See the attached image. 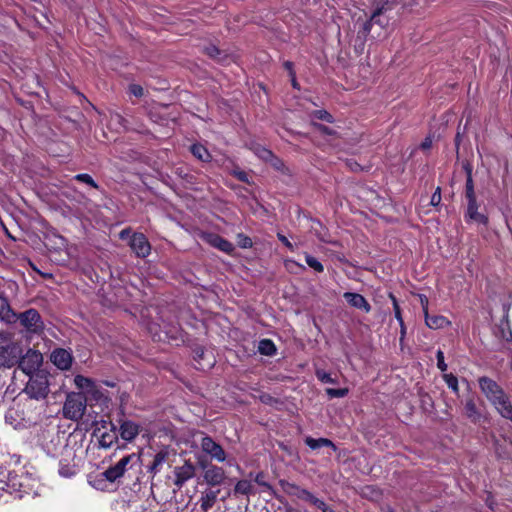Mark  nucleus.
Wrapping results in <instances>:
<instances>
[{"mask_svg": "<svg viewBox=\"0 0 512 512\" xmlns=\"http://www.w3.org/2000/svg\"><path fill=\"white\" fill-rule=\"evenodd\" d=\"M479 386L499 414L512 422V404L502 388L491 378H479Z\"/></svg>", "mask_w": 512, "mask_h": 512, "instance_id": "f257e3e1", "label": "nucleus"}, {"mask_svg": "<svg viewBox=\"0 0 512 512\" xmlns=\"http://www.w3.org/2000/svg\"><path fill=\"white\" fill-rule=\"evenodd\" d=\"M22 353L19 344L6 332H0V364L11 368L18 363Z\"/></svg>", "mask_w": 512, "mask_h": 512, "instance_id": "f03ea898", "label": "nucleus"}, {"mask_svg": "<svg viewBox=\"0 0 512 512\" xmlns=\"http://www.w3.org/2000/svg\"><path fill=\"white\" fill-rule=\"evenodd\" d=\"M86 409V398L82 394L72 393L66 398L63 406L64 417L73 421L82 418Z\"/></svg>", "mask_w": 512, "mask_h": 512, "instance_id": "7ed1b4c3", "label": "nucleus"}, {"mask_svg": "<svg viewBox=\"0 0 512 512\" xmlns=\"http://www.w3.org/2000/svg\"><path fill=\"white\" fill-rule=\"evenodd\" d=\"M24 391L32 399H44L49 393L47 376L42 373L31 375Z\"/></svg>", "mask_w": 512, "mask_h": 512, "instance_id": "20e7f679", "label": "nucleus"}, {"mask_svg": "<svg viewBox=\"0 0 512 512\" xmlns=\"http://www.w3.org/2000/svg\"><path fill=\"white\" fill-rule=\"evenodd\" d=\"M163 329L161 333L156 332V328L160 327L158 322H151V326H149L150 332L154 333L153 337L157 338L158 341H175L176 345H179V342H184V334L182 331L177 329L175 322H162Z\"/></svg>", "mask_w": 512, "mask_h": 512, "instance_id": "39448f33", "label": "nucleus"}, {"mask_svg": "<svg viewBox=\"0 0 512 512\" xmlns=\"http://www.w3.org/2000/svg\"><path fill=\"white\" fill-rule=\"evenodd\" d=\"M138 462V457L136 454L126 455L121 458L115 465L106 469L102 475L109 482H115L119 478H121L124 473L132 468L134 464Z\"/></svg>", "mask_w": 512, "mask_h": 512, "instance_id": "423d86ee", "label": "nucleus"}, {"mask_svg": "<svg viewBox=\"0 0 512 512\" xmlns=\"http://www.w3.org/2000/svg\"><path fill=\"white\" fill-rule=\"evenodd\" d=\"M200 446L202 451L209 455L211 459L216 460L217 462L227 461L228 465H233V460H227V456L224 449L221 447V445L216 443L210 436H204L201 439Z\"/></svg>", "mask_w": 512, "mask_h": 512, "instance_id": "0eeeda50", "label": "nucleus"}, {"mask_svg": "<svg viewBox=\"0 0 512 512\" xmlns=\"http://www.w3.org/2000/svg\"><path fill=\"white\" fill-rule=\"evenodd\" d=\"M43 356L36 350L29 349L24 356L19 358V367L27 374H34L42 365Z\"/></svg>", "mask_w": 512, "mask_h": 512, "instance_id": "6e6552de", "label": "nucleus"}, {"mask_svg": "<svg viewBox=\"0 0 512 512\" xmlns=\"http://www.w3.org/2000/svg\"><path fill=\"white\" fill-rule=\"evenodd\" d=\"M60 446L63 458L59 462L58 472L60 476L69 478L76 474V466L73 463L75 453L71 448L67 447V445Z\"/></svg>", "mask_w": 512, "mask_h": 512, "instance_id": "1a4fd4ad", "label": "nucleus"}, {"mask_svg": "<svg viewBox=\"0 0 512 512\" xmlns=\"http://www.w3.org/2000/svg\"><path fill=\"white\" fill-rule=\"evenodd\" d=\"M129 246L133 252L141 258L147 257L151 252V245L142 233H134L130 237Z\"/></svg>", "mask_w": 512, "mask_h": 512, "instance_id": "9d476101", "label": "nucleus"}, {"mask_svg": "<svg viewBox=\"0 0 512 512\" xmlns=\"http://www.w3.org/2000/svg\"><path fill=\"white\" fill-rule=\"evenodd\" d=\"M202 467L205 469L203 478L208 485L219 486L224 482L226 475L223 468L216 465H202Z\"/></svg>", "mask_w": 512, "mask_h": 512, "instance_id": "9b49d317", "label": "nucleus"}, {"mask_svg": "<svg viewBox=\"0 0 512 512\" xmlns=\"http://www.w3.org/2000/svg\"><path fill=\"white\" fill-rule=\"evenodd\" d=\"M5 422L16 430H21L28 426L24 411L16 407H11L7 410L5 413Z\"/></svg>", "mask_w": 512, "mask_h": 512, "instance_id": "f8f14e48", "label": "nucleus"}, {"mask_svg": "<svg viewBox=\"0 0 512 512\" xmlns=\"http://www.w3.org/2000/svg\"><path fill=\"white\" fill-rule=\"evenodd\" d=\"M74 382L79 389L86 394L92 395L95 399H99L102 396L97 384L92 379L82 375H77L74 378Z\"/></svg>", "mask_w": 512, "mask_h": 512, "instance_id": "ddd939ff", "label": "nucleus"}, {"mask_svg": "<svg viewBox=\"0 0 512 512\" xmlns=\"http://www.w3.org/2000/svg\"><path fill=\"white\" fill-rule=\"evenodd\" d=\"M52 363L61 370H68L72 364V355L65 349L58 348L51 353Z\"/></svg>", "mask_w": 512, "mask_h": 512, "instance_id": "4468645a", "label": "nucleus"}, {"mask_svg": "<svg viewBox=\"0 0 512 512\" xmlns=\"http://www.w3.org/2000/svg\"><path fill=\"white\" fill-rule=\"evenodd\" d=\"M140 432V426L131 420H121L119 434L125 441H133Z\"/></svg>", "mask_w": 512, "mask_h": 512, "instance_id": "2eb2a0df", "label": "nucleus"}, {"mask_svg": "<svg viewBox=\"0 0 512 512\" xmlns=\"http://www.w3.org/2000/svg\"><path fill=\"white\" fill-rule=\"evenodd\" d=\"M343 297H344L345 301L353 308L362 310L366 313H368L371 309L369 303L361 294L353 293V292H345L343 294Z\"/></svg>", "mask_w": 512, "mask_h": 512, "instance_id": "dca6fc26", "label": "nucleus"}, {"mask_svg": "<svg viewBox=\"0 0 512 512\" xmlns=\"http://www.w3.org/2000/svg\"><path fill=\"white\" fill-rule=\"evenodd\" d=\"M194 475L195 467L191 463L186 462L175 469V484L181 487L185 482L193 478Z\"/></svg>", "mask_w": 512, "mask_h": 512, "instance_id": "f3484780", "label": "nucleus"}, {"mask_svg": "<svg viewBox=\"0 0 512 512\" xmlns=\"http://www.w3.org/2000/svg\"><path fill=\"white\" fill-rule=\"evenodd\" d=\"M206 241L213 247L230 254L234 250V246L231 242L227 241L226 239L222 238L219 235L216 234H207L205 236Z\"/></svg>", "mask_w": 512, "mask_h": 512, "instance_id": "a211bd4d", "label": "nucleus"}, {"mask_svg": "<svg viewBox=\"0 0 512 512\" xmlns=\"http://www.w3.org/2000/svg\"><path fill=\"white\" fill-rule=\"evenodd\" d=\"M466 217L469 220H473L478 223L485 224L487 222V218L483 214L478 212V205L476 199L468 201Z\"/></svg>", "mask_w": 512, "mask_h": 512, "instance_id": "6ab92c4d", "label": "nucleus"}, {"mask_svg": "<svg viewBox=\"0 0 512 512\" xmlns=\"http://www.w3.org/2000/svg\"><path fill=\"white\" fill-rule=\"evenodd\" d=\"M305 443L306 445L315 450V449H319V448H322V447H330L332 448L334 451L336 450V446L335 444L327 439V438H318V439H315V438H312V437H307L305 439Z\"/></svg>", "mask_w": 512, "mask_h": 512, "instance_id": "aec40b11", "label": "nucleus"}, {"mask_svg": "<svg viewBox=\"0 0 512 512\" xmlns=\"http://www.w3.org/2000/svg\"><path fill=\"white\" fill-rule=\"evenodd\" d=\"M217 491H206L202 493L200 498V507L203 511H207L213 507L217 499Z\"/></svg>", "mask_w": 512, "mask_h": 512, "instance_id": "412c9836", "label": "nucleus"}, {"mask_svg": "<svg viewBox=\"0 0 512 512\" xmlns=\"http://www.w3.org/2000/svg\"><path fill=\"white\" fill-rule=\"evenodd\" d=\"M235 494L250 495L255 493L253 484L250 480L243 479L236 483L234 487Z\"/></svg>", "mask_w": 512, "mask_h": 512, "instance_id": "4be33fe9", "label": "nucleus"}, {"mask_svg": "<svg viewBox=\"0 0 512 512\" xmlns=\"http://www.w3.org/2000/svg\"><path fill=\"white\" fill-rule=\"evenodd\" d=\"M258 351L262 355L272 356L276 353V347L272 340L262 339L258 344Z\"/></svg>", "mask_w": 512, "mask_h": 512, "instance_id": "5701e85b", "label": "nucleus"}, {"mask_svg": "<svg viewBox=\"0 0 512 512\" xmlns=\"http://www.w3.org/2000/svg\"><path fill=\"white\" fill-rule=\"evenodd\" d=\"M191 152H192V154L197 159H199V160H201L203 162H207L211 158L210 153L208 152V150L204 146H202L200 144L192 145Z\"/></svg>", "mask_w": 512, "mask_h": 512, "instance_id": "b1692460", "label": "nucleus"}, {"mask_svg": "<svg viewBox=\"0 0 512 512\" xmlns=\"http://www.w3.org/2000/svg\"><path fill=\"white\" fill-rule=\"evenodd\" d=\"M251 149L254 152V154L256 156H258L260 159H262L264 161H272L273 153L270 150H268L267 148H265L259 144H255L251 147Z\"/></svg>", "mask_w": 512, "mask_h": 512, "instance_id": "393cba45", "label": "nucleus"}, {"mask_svg": "<svg viewBox=\"0 0 512 512\" xmlns=\"http://www.w3.org/2000/svg\"><path fill=\"white\" fill-rule=\"evenodd\" d=\"M465 410H466V415L468 416V418H470L473 422H477L480 417H481V414L480 412L478 411L477 407H476V404L474 403L473 400H468L465 404Z\"/></svg>", "mask_w": 512, "mask_h": 512, "instance_id": "a878e982", "label": "nucleus"}, {"mask_svg": "<svg viewBox=\"0 0 512 512\" xmlns=\"http://www.w3.org/2000/svg\"><path fill=\"white\" fill-rule=\"evenodd\" d=\"M113 433H104L99 440V443L104 448H109L112 446L114 442L117 440V435L115 434L116 427L112 426Z\"/></svg>", "mask_w": 512, "mask_h": 512, "instance_id": "bb28decb", "label": "nucleus"}, {"mask_svg": "<svg viewBox=\"0 0 512 512\" xmlns=\"http://www.w3.org/2000/svg\"><path fill=\"white\" fill-rule=\"evenodd\" d=\"M166 460V453L164 452H158L155 456H154V459L152 461V464L150 466V471L154 474H156L159 470H160V467L163 465V463L165 462Z\"/></svg>", "mask_w": 512, "mask_h": 512, "instance_id": "cd10ccee", "label": "nucleus"}, {"mask_svg": "<svg viewBox=\"0 0 512 512\" xmlns=\"http://www.w3.org/2000/svg\"><path fill=\"white\" fill-rule=\"evenodd\" d=\"M305 260L307 265L316 272L321 273L324 271V266L320 263V261H318V259L311 256L310 254L305 253Z\"/></svg>", "mask_w": 512, "mask_h": 512, "instance_id": "c85d7f7f", "label": "nucleus"}, {"mask_svg": "<svg viewBox=\"0 0 512 512\" xmlns=\"http://www.w3.org/2000/svg\"><path fill=\"white\" fill-rule=\"evenodd\" d=\"M11 313L7 300L0 297V320H9Z\"/></svg>", "mask_w": 512, "mask_h": 512, "instance_id": "c756f323", "label": "nucleus"}, {"mask_svg": "<svg viewBox=\"0 0 512 512\" xmlns=\"http://www.w3.org/2000/svg\"><path fill=\"white\" fill-rule=\"evenodd\" d=\"M325 392L330 398H343L348 394L349 390L347 388H327Z\"/></svg>", "mask_w": 512, "mask_h": 512, "instance_id": "7c9ffc66", "label": "nucleus"}, {"mask_svg": "<svg viewBox=\"0 0 512 512\" xmlns=\"http://www.w3.org/2000/svg\"><path fill=\"white\" fill-rule=\"evenodd\" d=\"M74 179L78 182L85 183L95 189L98 188L97 183L93 180V178L89 174H86V173L77 174L74 177Z\"/></svg>", "mask_w": 512, "mask_h": 512, "instance_id": "2f4dec72", "label": "nucleus"}, {"mask_svg": "<svg viewBox=\"0 0 512 512\" xmlns=\"http://www.w3.org/2000/svg\"><path fill=\"white\" fill-rule=\"evenodd\" d=\"M41 316L35 309H29L21 313L17 320H40Z\"/></svg>", "mask_w": 512, "mask_h": 512, "instance_id": "473e14b6", "label": "nucleus"}, {"mask_svg": "<svg viewBox=\"0 0 512 512\" xmlns=\"http://www.w3.org/2000/svg\"><path fill=\"white\" fill-rule=\"evenodd\" d=\"M297 498L307 501V502L311 503L312 505H314L315 501H317V499H318L311 492H309L308 490L303 489V488H302V490L298 491Z\"/></svg>", "mask_w": 512, "mask_h": 512, "instance_id": "72a5a7b5", "label": "nucleus"}, {"mask_svg": "<svg viewBox=\"0 0 512 512\" xmlns=\"http://www.w3.org/2000/svg\"><path fill=\"white\" fill-rule=\"evenodd\" d=\"M447 386L452 389L455 393L458 392V379L453 374H445L443 376Z\"/></svg>", "mask_w": 512, "mask_h": 512, "instance_id": "f704fd0d", "label": "nucleus"}, {"mask_svg": "<svg viewBox=\"0 0 512 512\" xmlns=\"http://www.w3.org/2000/svg\"><path fill=\"white\" fill-rule=\"evenodd\" d=\"M385 294H386L387 300L390 301L391 304L393 305L394 312H395V318L397 320H402L400 307H399V305L397 303L396 298L391 293L385 292Z\"/></svg>", "mask_w": 512, "mask_h": 512, "instance_id": "c9c22d12", "label": "nucleus"}, {"mask_svg": "<svg viewBox=\"0 0 512 512\" xmlns=\"http://www.w3.org/2000/svg\"><path fill=\"white\" fill-rule=\"evenodd\" d=\"M499 329L502 332V338L503 339H505L507 341L512 340V332L510 330L509 322L508 321L501 322V324L499 326Z\"/></svg>", "mask_w": 512, "mask_h": 512, "instance_id": "e433bc0d", "label": "nucleus"}, {"mask_svg": "<svg viewBox=\"0 0 512 512\" xmlns=\"http://www.w3.org/2000/svg\"><path fill=\"white\" fill-rule=\"evenodd\" d=\"M316 376L323 383H331V384L336 383V380L334 378H332L329 373H327L323 370H317Z\"/></svg>", "mask_w": 512, "mask_h": 512, "instance_id": "4c0bfd02", "label": "nucleus"}, {"mask_svg": "<svg viewBox=\"0 0 512 512\" xmlns=\"http://www.w3.org/2000/svg\"><path fill=\"white\" fill-rule=\"evenodd\" d=\"M466 197L468 201H471L472 199H476L475 193H474V185L473 180L471 178V175L468 176L466 181Z\"/></svg>", "mask_w": 512, "mask_h": 512, "instance_id": "58836bf2", "label": "nucleus"}, {"mask_svg": "<svg viewBox=\"0 0 512 512\" xmlns=\"http://www.w3.org/2000/svg\"><path fill=\"white\" fill-rule=\"evenodd\" d=\"M238 244L241 248H251L253 243L250 237L240 233L237 235Z\"/></svg>", "mask_w": 512, "mask_h": 512, "instance_id": "ea45409f", "label": "nucleus"}, {"mask_svg": "<svg viewBox=\"0 0 512 512\" xmlns=\"http://www.w3.org/2000/svg\"><path fill=\"white\" fill-rule=\"evenodd\" d=\"M313 116L320 120H324L327 122H333L332 115L330 113H328L326 110H316L313 112Z\"/></svg>", "mask_w": 512, "mask_h": 512, "instance_id": "a19ab883", "label": "nucleus"}, {"mask_svg": "<svg viewBox=\"0 0 512 512\" xmlns=\"http://www.w3.org/2000/svg\"><path fill=\"white\" fill-rule=\"evenodd\" d=\"M255 482L261 486L263 489L265 490H271V485L265 481L264 479V474L263 473H258L256 476H255Z\"/></svg>", "mask_w": 512, "mask_h": 512, "instance_id": "79ce46f5", "label": "nucleus"}, {"mask_svg": "<svg viewBox=\"0 0 512 512\" xmlns=\"http://www.w3.org/2000/svg\"><path fill=\"white\" fill-rule=\"evenodd\" d=\"M437 367L442 371L447 370V364L444 361V353L441 350L437 351Z\"/></svg>", "mask_w": 512, "mask_h": 512, "instance_id": "37998d69", "label": "nucleus"}, {"mask_svg": "<svg viewBox=\"0 0 512 512\" xmlns=\"http://www.w3.org/2000/svg\"><path fill=\"white\" fill-rule=\"evenodd\" d=\"M284 265H285L286 269L289 271H293L295 267H297L301 270L305 269V267L302 264H300L292 259H286L284 261Z\"/></svg>", "mask_w": 512, "mask_h": 512, "instance_id": "c03bdc74", "label": "nucleus"}, {"mask_svg": "<svg viewBox=\"0 0 512 512\" xmlns=\"http://www.w3.org/2000/svg\"><path fill=\"white\" fill-rule=\"evenodd\" d=\"M129 92H130V94L134 95L135 97H141V96H143L144 90L138 84H131L129 86Z\"/></svg>", "mask_w": 512, "mask_h": 512, "instance_id": "a18cd8bd", "label": "nucleus"}, {"mask_svg": "<svg viewBox=\"0 0 512 512\" xmlns=\"http://www.w3.org/2000/svg\"><path fill=\"white\" fill-rule=\"evenodd\" d=\"M441 202V190L438 187L436 191L432 194L430 203L433 206H438Z\"/></svg>", "mask_w": 512, "mask_h": 512, "instance_id": "49530a36", "label": "nucleus"}, {"mask_svg": "<svg viewBox=\"0 0 512 512\" xmlns=\"http://www.w3.org/2000/svg\"><path fill=\"white\" fill-rule=\"evenodd\" d=\"M314 506L320 509L322 512H334L332 508H330L324 501L320 500L319 498L317 501H315Z\"/></svg>", "mask_w": 512, "mask_h": 512, "instance_id": "de8ad7c7", "label": "nucleus"}, {"mask_svg": "<svg viewBox=\"0 0 512 512\" xmlns=\"http://www.w3.org/2000/svg\"><path fill=\"white\" fill-rule=\"evenodd\" d=\"M313 126L317 129V131H319L321 134H326V135H332L334 134V131H332L329 127L323 125V124H318V123H314Z\"/></svg>", "mask_w": 512, "mask_h": 512, "instance_id": "09e8293b", "label": "nucleus"}, {"mask_svg": "<svg viewBox=\"0 0 512 512\" xmlns=\"http://www.w3.org/2000/svg\"><path fill=\"white\" fill-rule=\"evenodd\" d=\"M205 358V351L201 347H197L194 349V360L197 362H200V360H203ZM202 365L201 363H199Z\"/></svg>", "mask_w": 512, "mask_h": 512, "instance_id": "8fccbe9b", "label": "nucleus"}, {"mask_svg": "<svg viewBox=\"0 0 512 512\" xmlns=\"http://www.w3.org/2000/svg\"><path fill=\"white\" fill-rule=\"evenodd\" d=\"M278 239L291 251L295 250L294 245L288 240L286 236L281 233L277 234Z\"/></svg>", "mask_w": 512, "mask_h": 512, "instance_id": "3c124183", "label": "nucleus"}, {"mask_svg": "<svg viewBox=\"0 0 512 512\" xmlns=\"http://www.w3.org/2000/svg\"><path fill=\"white\" fill-rule=\"evenodd\" d=\"M299 490H302V488H300L299 486H297L295 484H290V483L287 484L286 492L289 493L290 495L297 497Z\"/></svg>", "mask_w": 512, "mask_h": 512, "instance_id": "603ef678", "label": "nucleus"}, {"mask_svg": "<svg viewBox=\"0 0 512 512\" xmlns=\"http://www.w3.org/2000/svg\"><path fill=\"white\" fill-rule=\"evenodd\" d=\"M233 173L237 177V179H239L240 181L249 182L248 174L246 172L241 171V170H235Z\"/></svg>", "mask_w": 512, "mask_h": 512, "instance_id": "864d4df0", "label": "nucleus"}, {"mask_svg": "<svg viewBox=\"0 0 512 512\" xmlns=\"http://www.w3.org/2000/svg\"><path fill=\"white\" fill-rule=\"evenodd\" d=\"M419 299H420V302H421V305L423 307V310H424V313H425V320H428V315H427V308H426V305L428 303V300L426 297L420 295L419 296Z\"/></svg>", "mask_w": 512, "mask_h": 512, "instance_id": "5fc2aeb1", "label": "nucleus"}, {"mask_svg": "<svg viewBox=\"0 0 512 512\" xmlns=\"http://www.w3.org/2000/svg\"><path fill=\"white\" fill-rule=\"evenodd\" d=\"M371 27H372V23H371V20H368V21H365L363 24H362V31L363 33L366 35L370 32L371 30Z\"/></svg>", "mask_w": 512, "mask_h": 512, "instance_id": "6e6d98bb", "label": "nucleus"}, {"mask_svg": "<svg viewBox=\"0 0 512 512\" xmlns=\"http://www.w3.org/2000/svg\"><path fill=\"white\" fill-rule=\"evenodd\" d=\"M432 146V139L430 137H427L421 144L422 149L426 150L431 148Z\"/></svg>", "mask_w": 512, "mask_h": 512, "instance_id": "4d7b16f0", "label": "nucleus"}, {"mask_svg": "<svg viewBox=\"0 0 512 512\" xmlns=\"http://www.w3.org/2000/svg\"><path fill=\"white\" fill-rule=\"evenodd\" d=\"M269 162L277 169H280L282 167V162L274 155L272 161Z\"/></svg>", "mask_w": 512, "mask_h": 512, "instance_id": "13d9d810", "label": "nucleus"}, {"mask_svg": "<svg viewBox=\"0 0 512 512\" xmlns=\"http://www.w3.org/2000/svg\"><path fill=\"white\" fill-rule=\"evenodd\" d=\"M130 235V230L129 229H124L122 230L120 233H119V237L120 239L124 240L126 238H128Z\"/></svg>", "mask_w": 512, "mask_h": 512, "instance_id": "bf43d9fd", "label": "nucleus"}, {"mask_svg": "<svg viewBox=\"0 0 512 512\" xmlns=\"http://www.w3.org/2000/svg\"><path fill=\"white\" fill-rule=\"evenodd\" d=\"M427 326L431 329H439L442 326L439 325V322L433 321V322H426Z\"/></svg>", "mask_w": 512, "mask_h": 512, "instance_id": "052dcab7", "label": "nucleus"}, {"mask_svg": "<svg viewBox=\"0 0 512 512\" xmlns=\"http://www.w3.org/2000/svg\"><path fill=\"white\" fill-rule=\"evenodd\" d=\"M207 52L210 56H214L219 53L218 49L216 47H210L207 49Z\"/></svg>", "mask_w": 512, "mask_h": 512, "instance_id": "680f3d73", "label": "nucleus"}, {"mask_svg": "<svg viewBox=\"0 0 512 512\" xmlns=\"http://www.w3.org/2000/svg\"><path fill=\"white\" fill-rule=\"evenodd\" d=\"M46 451L48 455H51L52 457L57 456V453L52 451L49 446H46Z\"/></svg>", "mask_w": 512, "mask_h": 512, "instance_id": "e2e57ef3", "label": "nucleus"}, {"mask_svg": "<svg viewBox=\"0 0 512 512\" xmlns=\"http://www.w3.org/2000/svg\"><path fill=\"white\" fill-rule=\"evenodd\" d=\"M285 67L289 70L290 72V75H293V71H292V63L291 62H286L285 63Z\"/></svg>", "mask_w": 512, "mask_h": 512, "instance_id": "0e129e2a", "label": "nucleus"}, {"mask_svg": "<svg viewBox=\"0 0 512 512\" xmlns=\"http://www.w3.org/2000/svg\"><path fill=\"white\" fill-rule=\"evenodd\" d=\"M270 399H271V397H270L269 395H263V396L261 397V400H262L263 402H265V403H268Z\"/></svg>", "mask_w": 512, "mask_h": 512, "instance_id": "69168bd1", "label": "nucleus"}, {"mask_svg": "<svg viewBox=\"0 0 512 512\" xmlns=\"http://www.w3.org/2000/svg\"><path fill=\"white\" fill-rule=\"evenodd\" d=\"M400 326H401V334H404L405 333L404 321L400 322Z\"/></svg>", "mask_w": 512, "mask_h": 512, "instance_id": "338daca9", "label": "nucleus"}, {"mask_svg": "<svg viewBox=\"0 0 512 512\" xmlns=\"http://www.w3.org/2000/svg\"><path fill=\"white\" fill-rule=\"evenodd\" d=\"M291 76H292V85H293L294 87H297V82H296V80H295V75L293 74V75H291Z\"/></svg>", "mask_w": 512, "mask_h": 512, "instance_id": "774afa93", "label": "nucleus"}]
</instances>
